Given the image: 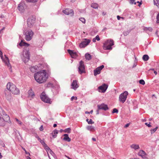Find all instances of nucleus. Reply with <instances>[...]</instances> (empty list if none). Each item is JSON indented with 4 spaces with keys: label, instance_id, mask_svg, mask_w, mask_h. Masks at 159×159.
Segmentation results:
<instances>
[{
    "label": "nucleus",
    "instance_id": "nucleus-20",
    "mask_svg": "<svg viewBox=\"0 0 159 159\" xmlns=\"http://www.w3.org/2000/svg\"><path fill=\"white\" fill-rule=\"evenodd\" d=\"M68 53L73 58H75L77 56V54L76 52L70 49L68 50Z\"/></svg>",
    "mask_w": 159,
    "mask_h": 159
},
{
    "label": "nucleus",
    "instance_id": "nucleus-56",
    "mask_svg": "<svg viewBox=\"0 0 159 159\" xmlns=\"http://www.w3.org/2000/svg\"><path fill=\"white\" fill-rule=\"evenodd\" d=\"M99 110H98V109L97 110V111H96V114L97 115H98L99 114Z\"/></svg>",
    "mask_w": 159,
    "mask_h": 159
},
{
    "label": "nucleus",
    "instance_id": "nucleus-35",
    "mask_svg": "<svg viewBox=\"0 0 159 159\" xmlns=\"http://www.w3.org/2000/svg\"><path fill=\"white\" fill-rule=\"evenodd\" d=\"M79 20L81 21L83 23H85V20L84 18L81 17L79 19Z\"/></svg>",
    "mask_w": 159,
    "mask_h": 159
},
{
    "label": "nucleus",
    "instance_id": "nucleus-49",
    "mask_svg": "<svg viewBox=\"0 0 159 159\" xmlns=\"http://www.w3.org/2000/svg\"><path fill=\"white\" fill-rule=\"evenodd\" d=\"M93 110H91L90 112H89L88 111H86L85 112V114H89V113H92L93 112Z\"/></svg>",
    "mask_w": 159,
    "mask_h": 159
},
{
    "label": "nucleus",
    "instance_id": "nucleus-64",
    "mask_svg": "<svg viewBox=\"0 0 159 159\" xmlns=\"http://www.w3.org/2000/svg\"><path fill=\"white\" fill-rule=\"evenodd\" d=\"M27 159H31V158L29 156L27 157Z\"/></svg>",
    "mask_w": 159,
    "mask_h": 159
},
{
    "label": "nucleus",
    "instance_id": "nucleus-22",
    "mask_svg": "<svg viewBox=\"0 0 159 159\" xmlns=\"http://www.w3.org/2000/svg\"><path fill=\"white\" fill-rule=\"evenodd\" d=\"M19 45L20 46H25L27 47L30 46V44L24 42L22 40H21L20 42L19 43Z\"/></svg>",
    "mask_w": 159,
    "mask_h": 159
},
{
    "label": "nucleus",
    "instance_id": "nucleus-32",
    "mask_svg": "<svg viewBox=\"0 0 159 159\" xmlns=\"http://www.w3.org/2000/svg\"><path fill=\"white\" fill-rule=\"evenodd\" d=\"M154 5H156L159 8V0H153Z\"/></svg>",
    "mask_w": 159,
    "mask_h": 159
},
{
    "label": "nucleus",
    "instance_id": "nucleus-31",
    "mask_svg": "<svg viewBox=\"0 0 159 159\" xmlns=\"http://www.w3.org/2000/svg\"><path fill=\"white\" fill-rule=\"evenodd\" d=\"M91 7L95 9L98 8V5L96 3H92L91 5Z\"/></svg>",
    "mask_w": 159,
    "mask_h": 159
},
{
    "label": "nucleus",
    "instance_id": "nucleus-59",
    "mask_svg": "<svg viewBox=\"0 0 159 159\" xmlns=\"http://www.w3.org/2000/svg\"><path fill=\"white\" fill-rule=\"evenodd\" d=\"M5 29V28L3 27L2 29H1L0 30V33H1L2 31Z\"/></svg>",
    "mask_w": 159,
    "mask_h": 159
},
{
    "label": "nucleus",
    "instance_id": "nucleus-57",
    "mask_svg": "<svg viewBox=\"0 0 159 159\" xmlns=\"http://www.w3.org/2000/svg\"><path fill=\"white\" fill-rule=\"evenodd\" d=\"M93 42H95L96 41V39H95V38H93Z\"/></svg>",
    "mask_w": 159,
    "mask_h": 159
},
{
    "label": "nucleus",
    "instance_id": "nucleus-55",
    "mask_svg": "<svg viewBox=\"0 0 159 159\" xmlns=\"http://www.w3.org/2000/svg\"><path fill=\"white\" fill-rule=\"evenodd\" d=\"M117 19L118 20H119L120 19V18H123L121 17L120 16H117Z\"/></svg>",
    "mask_w": 159,
    "mask_h": 159
},
{
    "label": "nucleus",
    "instance_id": "nucleus-40",
    "mask_svg": "<svg viewBox=\"0 0 159 159\" xmlns=\"http://www.w3.org/2000/svg\"><path fill=\"white\" fill-rule=\"evenodd\" d=\"M15 120H16V121L17 122L18 124H19L20 125H21L22 124V122L20 121L19 120H18L17 118H16Z\"/></svg>",
    "mask_w": 159,
    "mask_h": 159
},
{
    "label": "nucleus",
    "instance_id": "nucleus-19",
    "mask_svg": "<svg viewBox=\"0 0 159 159\" xmlns=\"http://www.w3.org/2000/svg\"><path fill=\"white\" fill-rule=\"evenodd\" d=\"M71 88L75 90L79 87V85L77 83L76 80H74L71 84Z\"/></svg>",
    "mask_w": 159,
    "mask_h": 159
},
{
    "label": "nucleus",
    "instance_id": "nucleus-3",
    "mask_svg": "<svg viewBox=\"0 0 159 159\" xmlns=\"http://www.w3.org/2000/svg\"><path fill=\"white\" fill-rule=\"evenodd\" d=\"M24 50L23 51L22 54L21 56V58L25 63L28 62L30 58V55L29 48H24Z\"/></svg>",
    "mask_w": 159,
    "mask_h": 159
},
{
    "label": "nucleus",
    "instance_id": "nucleus-15",
    "mask_svg": "<svg viewBox=\"0 0 159 159\" xmlns=\"http://www.w3.org/2000/svg\"><path fill=\"white\" fill-rule=\"evenodd\" d=\"M104 67V66L102 65L100 66L97 67L95 70H94V74L95 76L99 74L100 73L101 70Z\"/></svg>",
    "mask_w": 159,
    "mask_h": 159
},
{
    "label": "nucleus",
    "instance_id": "nucleus-23",
    "mask_svg": "<svg viewBox=\"0 0 159 159\" xmlns=\"http://www.w3.org/2000/svg\"><path fill=\"white\" fill-rule=\"evenodd\" d=\"M131 148L135 150L139 149L140 148L139 145L135 144H133L130 146Z\"/></svg>",
    "mask_w": 159,
    "mask_h": 159
},
{
    "label": "nucleus",
    "instance_id": "nucleus-24",
    "mask_svg": "<svg viewBox=\"0 0 159 159\" xmlns=\"http://www.w3.org/2000/svg\"><path fill=\"white\" fill-rule=\"evenodd\" d=\"M63 136H64V137L63 138V139L64 140L67 142H70L71 141V139L69 137L68 135V134H64Z\"/></svg>",
    "mask_w": 159,
    "mask_h": 159
},
{
    "label": "nucleus",
    "instance_id": "nucleus-2",
    "mask_svg": "<svg viewBox=\"0 0 159 159\" xmlns=\"http://www.w3.org/2000/svg\"><path fill=\"white\" fill-rule=\"evenodd\" d=\"M7 89L11 91L14 94H19L20 91L18 89L16 88V86L12 83H8L7 85Z\"/></svg>",
    "mask_w": 159,
    "mask_h": 159
},
{
    "label": "nucleus",
    "instance_id": "nucleus-11",
    "mask_svg": "<svg viewBox=\"0 0 159 159\" xmlns=\"http://www.w3.org/2000/svg\"><path fill=\"white\" fill-rule=\"evenodd\" d=\"M62 12L64 14L67 15H70L72 16L73 15L74 13L73 10L71 9L67 8L65 10H63Z\"/></svg>",
    "mask_w": 159,
    "mask_h": 159
},
{
    "label": "nucleus",
    "instance_id": "nucleus-29",
    "mask_svg": "<svg viewBox=\"0 0 159 159\" xmlns=\"http://www.w3.org/2000/svg\"><path fill=\"white\" fill-rule=\"evenodd\" d=\"M85 58L88 60H89L91 59V56L89 53H86L85 55Z\"/></svg>",
    "mask_w": 159,
    "mask_h": 159
},
{
    "label": "nucleus",
    "instance_id": "nucleus-50",
    "mask_svg": "<svg viewBox=\"0 0 159 159\" xmlns=\"http://www.w3.org/2000/svg\"><path fill=\"white\" fill-rule=\"evenodd\" d=\"M146 29L147 30H148L150 31H152V29L151 27L146 28Z\"/></svg>",
    "mask_w": 159,
    "mask_h": 159
},
{
    "label": "nucleus",
    "instance_id": "nucleus-25",
    "mask_svg": "<svg viewBox=\"0 0 159 159\" xmlns=\"http://www.w3.org/2000/svg\"><path fill=\"white\" fill-rule=\"evenodd\" d=\"M38 68V66H32L30 68V69L31 71L33 72L34 73L36 71V70H37V69Z\"/></svg>",
    "mask_w": 159,
    "mask_h": 159
},
{
    "label": "nucleus",
    "instance_id": "nucleus-38",
    "mask_svg": "<svg viewBox=\"0 0 159 159\" xmlns=\"http://www.w3.org/2000/svg\"><path fill=\"white\" fill-rule=\"evenodd\" d=\"M38 140H40V142L41 143V144L43 146H45V145L46 144L44 142V141L41 140V139L39 138H38Z\"/></svg>",
    "mask_w": 159,
    "mask_h": 159
},
{
    "label": "nucleus",
    "instance_id": "nucleus-4",
    "mask_svg": "<svg viewBox=\"0 0 159 159\" xmlns=\"http://www.w3.org/2000/svg\"><path fill=\"white\" fill-rule=\"evenodd\" d=\"M114 45V41L112 39H108L103 43V48L105 50H111V46Z\"/></svg>",
    "mask_w": 159,
    "mask_h": 159
},
{
    "label": "nucleus",
    "instance_id": "nucleus-58",
    "mask_svg": "<svg viewBox=\"0 0 159 159\" xmlns=\"http://www.w3.org/2000/svg\"><path fill=\"white\" fill-rule=\"evenodd\" d=\"M92 140L93 141H96V138H92Z\"/></svg>",
    "mask_w": 159,
    "mask_h": 159
},
{
    "label": "nucleus",
    "instance_id": "nucleus-1",
    "mask_svg": "<svg viewBox=\"0 0 159 159\" xmlns=\"http://www.w3.org/2000/svg\"><path fill=\"white\" fill-rule=\"evenodd\" d=\"M46 70H43L34 74V77L37 82L41 84L45 81L47 79L48 77L46 76Z\"/></svg>",
    "mask_w": 159,
    "mask_h": 159
},
{
    "label": "nucleus",
    "instance_id": "nucleus-54",
    "mask_svg": "<svg viewBox=\"0 0 159 159\" xmlns=\"http://www.w3.org/2000/svg\"><path fill=\"white\" fill-rule=\"evenodd\" d=\"M137 3H139V6H140V5H141L142 3V1H141L140 2L138 1L137 2Z\"/></svg>",
    "mask_w": 159,
    "mask_h": 159
},
{
    "label": "nucleus",
    "instance_id": "nucleus-46",
    "mask_svg": "<svg viewBox=\"0 0 159 159\" xmlns=\"http://www.w3.org/2000/svg\"><path fill=\"white\" fill-rule=\"evenodd\" d=\"M157 23H159V13L157 15Z\"/></svg>",
    "mask_w": 159,
    "mask_h": 159
},
{
    "label": "nucleus",
    "instance_id": "nucleus-62",
    "mask_svg": "<svg viewBox=\"0 0 159 159\" xmlns=\"http://www.w3.org/2000/svg\"><path fill=\"white\" fill-rule=\"evenodd\" d=\"M2 155L1 153L0 152V158L1 159L2 158Z\"/></svg>",
    "mask_w": 159,
    "mask_h": 159
},
{
    "label": "nucleus",
    "instance_id": "nucleus-9",
    "mask_svg": "<svg viewBox=\"0 0 159 159\" xmlns=\"http://www.w3.org/2000/svg\"><path fill=\"white\" fill-rule=\"evenodd\" d=\"M35 20V18L34 16H31L30 17L27 21L28 26L30 27L34 23Z\"/></svg>",
    "mask_w": 159,
    "mask_h": 159
},
{
    "label": "nucleus",
    "instance_id": "nucleus-37",
    "mask_svg": "<svg viewBox=\"0 0 159 159\" xmlns=\"http://www.w3.org/2000/svg\"><path fill=\"white\" fill-rule=\"evenodd\" d=\"M129 2L131 4H134L135 5H136V2H135V0H130Z\"/></svg>",
    "mask_w": 159,
    "mask_h": 159
},
{
    "label": "nucleus",
    "instance_id": "nucleus-14",
    "mask_svg": "<svg viewBox=\"0 0 159 159\" xmlns=\"http://www.w3.org/2000/svg\"><path fill=\"white\" fill-rule=\"evenodd\" d=\"M2 119L6 122H8L9 123H11L10 120V117L8 115L6 114L4 112H2V114L1 115Z\"/></svg>",
    "mask_w": 159,
    "mask_h": 159
},
{
    "label": "nucleus",
    "instance_id": "nucleus-13",
    "mask_svg": "<svg viewBox=\"0 0 159 159\" xmlns=\"http://www.w3.org/2000/svg\"><path fill=\"white\" fill-rule=\"evenodd\" d=\"M97 107L98 110H102L106 111L108 109V107L107 105L102 103L100 105H98Z\"/></svg>",
    "mask_w": 159,
    "mask_h": 159
},
{
    "label": "nucleus",
    "instance_id": "nucleus-26",
    "mask_svg": "<svg viewBox=\"0 0 159 159\" xmlns=\"http://www.w3.org/2000/svg\"><path fill=\"white\" fill-rule=\"evenodd\" d=\"M58 132L57 130H54L52 133V137L53 138H55L57 136V134H58Z\"/></svg>",
    "mask_w": 159,
    "mask_h": 159
},
{
    "label": "nucleus",
    "instance_id": "nucleus-17",
    "mask_svg": "<svg viewBox=\"0 0 159 159\" xmlns=\"http://www.w3.org/2000/svg\"><path fill=\"white\" fill-rule=\"evenodd\" d=\"M4 56L5 58H3V57L2 59L8 67L10 69L11 68V66L9 63V59L6 55H5Z\"/></svg>",
    "mask_w": 159,
    "mask_h": 159
},
{
    "label": "nucleus",
    "instance_id": "nucleus-16",
    "mask_svg": "<svg viewBox=\"0 0 159 159\" xmlns=\"http://www.w3.org/2000/svg\"><path fill=\"white\" fill-rule=\"evenodd\" d=\"M138 155L142 157L143 159H148L147 154L145 152L142 150H140L138 153Z\"/></svg>",
    "mask_w": 159,
    "mask_h": 159
},
{
    "label": "nucleus",
    "instance_id": "nucleus-63",
    "mask_svg": "<svg viewBox=\"0 0 159 159\" xmlns=\"http://www.w3.org/2000/svg\"><path fill=\"white\" fill-rule=\"evenodd\" d=\"M154 73L156 75L157 74V72L156 71H154Z\"/></svg>",
    "mask_w": 159,
    "mask_h": 159
},
{
    "label": "nucleus",
    "instance_id": "nucleus-10",
    "mask_svg": "<svg viewBox=\"0 0 159 159\" xmlns=\"http://www.w3.org/2000/svg\"><path fill=\"white\" fill-rule=\"evenodd\" d=\"M108 85L105 84H103L102 85L98 87V89L99 90V92H101L102 93H104L108 88Z\"/></svg>",
    "mask_w": 159,
    "mask_h": 159
},
{
    "label": "nucleus",
    "instance_id": "nucleus-8",
    "mask_svg": "<svg viewBox=\"0 0 159 159\" xmlns=\"http://www.w3.org/2000/svg\"><path fill=\"white\" fill-rule=\"evenodd\" d=\"M40 98L42 100L43 102L47 103H51L50 99L46 95L44 92H43L42 93L40 96Z\"/></svg>",
    "mask_w": 159,
    "mask_h": 159
},
{
    "label": "nucleus",
    "instance_id": "nucleus-27",
    "mask_svg": "<svg viewBox=\"0 0 159 159\" xmlns=\"http://www.w3.org/2000/svg\"><path fill=\"white\" fill-rule=\"evenodd\" d=\"M87 129L89 130L93 131L94 130V127L92 126L89 125L87 127Z\"/></svg>",
    "mask_w": 159,
    "mask_h": 159
},
{
    "label": "nucleus",
    "instance_id": "nucleus-39",
    "mask_svg": "<svg viewBox=\"0 0 159 159\" xmlns=\"http://www.w3.org/2000/svg\"><path fill=\"white\" fill-rule=\"evenodd\" d=\"M26 1L28 2H37V0H26Z\"/></svg>",
    "mask_w": 159,
    "mask_h": 159
},
{
    "label": "nucleus",
    "instance_id": "nucleus-44",
    "mask_svg": "<svg viewBox=\"0 0 159 159\" xmlns=\"http://www.w3.org/2000/svg\"><path fill=\"white\" fill-rule=\"evenodd\" d=\"M151 123L150 122H149V123H145V124L147 126H148L149 127H151V125H150Z\"/></svg>",
    "mask_w": 159,
    "mask_h": 159
},
{
    "label": "nucleus",
    "instance_id": "nucleus-6",
    "mask_svg": "<svg viewBox=\"0 0 159 159\" xmlns=\"http://www.w3.org/2000/svg\"><path fill=\"white\" fill-rule=\"evenodd\" d=\"M128 95V93L127 91H125L124 93H121L119 97V100L120 102L124 103L126 101Z\"/></svg>",
    "mask_w": 159,
    "mask_h": 159
},
{
    "label": "nucleus",
    "instance_id": "nucleus-43",
    "mask_svg": "<svg viewBox=\"0 0 159 159\" xmlns=\"http://www.w3.org/2000/svg\"><path fill=\"white\" fill-rule=\"evenodd\" d=\"M44 148L48 151L49 150H50V148L47 146V145L46 144L45 145V146H44Z\"/></svg>",
    "mask_w": 159,
    "mask_h": 159
},
{
    "label": "nucleus",
    "instance_id": "nucleus-36",
    "mask_svg": "<svg viewBox=\"0 0 159 159\" xmlns=\"http://www.w3.org/2000/svg\"><path fill=\"white\" fill-rule=\"evenodd\" d=\"M139 83L140 84H142V85H144L145 84V81H144V80H140L139 81Z\"/></svg>",
    "mask_w": 159,
    "mask_h": 159
},
{
    "label": "nucleus",
    "instance_id": "nucleus-33",
    "mask_svg": "<svg viewBox=\"0 0 159 159\" xmlns=\"http://www.w3.org/2000/svg\"><path fill=\"white\" fill-rule=\"evenodd\" d=\"M71 129L70 128H67L65 129L64 131L65 133H70Z\"/></svg>",
    "mask_w": 159,
    "mask_h": 159
},
{
    "label": "nucleus",
    "instance_id": "nucleus-48",
    "mask_svg": "<svg viewBox=\"0 0 159 159\" xmlns=\"http://www.w3.org/2000/svg\"><path fill=\"white\" fill-rule=\"evenodd\" d=\"M77 97H76L72 96L71 98V100L73 101L74 99L75 100L77 99Z\"/></svg>",
    "mask_w": 159,
    "mask_h": 159
},
{
    "label": "nucleus",
    "instance_id": "nucleus-34",
    "mask_svg": "<svg viewBox=\"0 0 159 159\" xmlns=\"http://www.w3.org/2000/svg\"><path fill=\"white\" fill-rule=\"evenodd\" d=\"M158 128V127H156L155 128L151 129L150 131H151V134H153V133H154V132L157 130Z\"/></svg>",
    "mask_w": 159,
    "mask_h": 159
},
{
    "label": "nucleus",
    "instance_id": "nucleus-18",
    "mask_svg": "<svg viewBox=\"0 0 159 159\" xmlns=\"http://www.w3.org/2000/svg\"><path fill=\"white\" fill-rule=\"evenodd\" d=\"M27 93L28 97L29 98H31L30 99L34 98L35 96L34 92L32 89H30L28 91Z\"/></svg>",
    "mask_w": 159,
    "mask_h": 159
},
{
    "label": "nucleus",
    "instance_id": "nucleus-5",
    "mask_svg": "<svg viewBox=\"0 0 159 159\" xmlns=\"http://www.w3.org/2000/svg\"><path fill=\"white\" fill-rule=\"evenodd\" d=\"M34 33L31 30H30L26 32L25 34V39L27 41H30L32 39Z\"/></svg>",
    "mask_w": 159,
    "mask_h": 159
},
{
    "label": "nucleus",
    "instance_id": "nucleus-53",
    "mask_svg": "<svg viewBox=\"0 0 159 159\" xmlns=\"http://www.w3.org/2000/svg\"><path fill=\"white\" fill-rule=\"evenodd\" d=\"M130 125V124L129 123H127V124H126L124 126V128H127L128 127H129V126Z\"/></svg>",
    "mask_w": 159,
    "mask_h": 159
},
{
    "label": "nucleus",
    "instance_id": "nucleus-28",
    "mask_svg": "<svg viewBox=\"0 0 159 159\" xmlns=\"http://www.w3.org/2000/svg\"><path fill=\"white\" fill-rule=\"evenodd\" d=\"M5 121L3 120V119H1L0 120V126H3L5 125Z\"/></svg>",
    "mask_w": 159,
    "mask_h": 159
},
{
    "label": "nucleus",
    "instance_id": "nucleus-12",
    "mask_svg": "<svg viewBox=\"0 0 159 159\" xmlns=\"http://www.w3.org/2000/svg\"><path fill=\"white\" fill-rule=\"evenodd\" d=\"M90 40L89 39H85V40L79 44V47L80 48H83L85 47L90 43Z\"/></svg>",
    "mask_w": 159,
    "mask_h": 159
},
{
    "label": "nucleus",
    "instance_id": "nucleus-41",
    "mask_svg": "<svg viewBox=\"0 0 159 159\" xmlns=\"http://www.w3.org/2000/svg\"><path fill=\"white\" fill-rule=\"evenodd\" d=\"M118 110L116 108H114L112 111V113H118Z\"/></svg>",
    "mask_w": 159,
    "mask_h": 159
},
{
    "label": "nucleus",
    "instance_id": "nucleus-61",
    "mask_svg": "<svg viewBox=\"0 0 159 159\" xmlns=\"http://www.w3.org/2000/svg\"><path fill=\"white\" fill-rule=\"evenodd\" d=\"M65 157H66L68 159H71L69 157L66 155H65Z\"/></svg>",
    "mask_w": 159,
    "mask_h": 159
},
{
    "label": "nucleus",
    "instance_id": "nucleus-45",
    "mask_svg": "<svg viewBox=\"0 0 159 159\" xmlns=\"http://www.w3.org/2000/svg\"><path fill=\"white\" fill-rule=\"evenodd\" d=\"M48 152H49L53 156L54 154L53 152L51 150V149H50V150H49Z\"/></svg>",
    "mask_w": 159,
    "mask_h": 159
},
{
    "label": "nucleus",
    "instance_id": "nucleus-21",
    "mask_svg": "<svg viewBox=\"0 0 159 159\" xmlns=\"http://www.w3.org/2000/svg\"><path fill=\"white\" fill-rule=\"evenodd\" d=\"M18 9L21 12L24 11V7L22 3H20L18 5Z\"/></svg>",
    "mask_w": 159,
    "mask_h": 159
},
{
    "label": "nucleus",
    "instance_id": "nucleus-30",
    "mask_svg": "<svg viewBox=\"0 0 159 159\" xmlns=\"http://www.w3.org/2000/svg\"><path fill=\"white\" fill-rule=\"evenodd\" d=\"M149 57L147 55H144L143 57V59L144 61H147L149 59Z\"/></svg>",
    "mask_w": 159,
    "mask_h": 159
},
{
    "label": "nucleus",
    "instance_id": "nucleus-52",
    "mask_svg": "<svg viewBox=\"0 0 159 159\" xmlns=\"http://www.w3.org/2000/svg\"><path fill=\"white\" fill-rule=\"evenodd\" d=\"M39 129L41 131H42L43 130V126L42 125L40 126V127L39 128Z\"/></svg>",
    "mask_w": 159,
    "mask_h": 159
},
{
    "label": "nucleus",
    "instance_id": "nucleus-60",
    "mask_svg": "<svg viewBox=\"0 0 159 159\" xmlns=\"http://www.w3.org/2000/svg\"><path fill=\"white\" fill-rule=\"evenodd\" d=\"M57 126V125L56 124H54L53 125V126L54 127H55Z\"/></svg>",
    "mask_w": 159,
    "mask_h": 159
},
{
    "label": "nucleus",
    "instance_id": "nucleus-47",
    "mask_svg": "<svg viewBox=\"0 0 159 159\" xmlns=\"http://www.w3.org/2000/svg\"><path fill=\"white\" fill-rule=\"evenodd\" d=\"M95 39H96V40H97L98 41H99L100 40V39L98 35L96 36L95 38Z\"/></svg>",
    "mask_w": 159,
    "mask_h": 159
},
{
    "label": "nucleus",
    "instance_id": "nucleus-42",
    "mask_svg": "<svg viewBox=\"0 0 159 159\" xmlns=\"http://www.w3.org/2000/svg\"><path fill=\"white\" fill-rule=\"evenodd\" d=\"M94 123V122L91 119H90L89 121H88V123L89 124H93Z\"/></svg>",
    "mask_w": 159,
    "mask_h": 159
},
{
    "label": "nucleus",
    "instance_id": "nucleus-7",
    "mask_svg": "<svg viewBox=\"0 0 159 159\" xmlns=\"http://www.w3.org/2000/svg\"><path fill=\"white\" fill-rule=\"evenodd\" d=\"M78 69L79 73L80 74L85 72L84 62L82 61H80L79 62Z\"/></svg>",
    "mask_w": 159,
    "mask_h": 159
},
{
    "label": "nucleus",
    "instance_id": "nucleus-51",
    "mask_svg": "<svg viewBox=\"0 0 159 159\" xmlns=\"http://www.w3.org/2000/svg\"><path fill=\"white\" fill-rule=\"evenodd\" d=\"M0 56L1 57V58L2 59V57H3L2 53L0 50Z\"/></svg>",
    "mask_w": 159,
    "mask_h": 159
}]
</instances>
